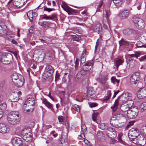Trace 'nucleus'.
<instances>
[{
  "label": "nucleus",
  "instance_id": "f257e3e1",
  "mask_svg": "<svg viewBox=\"0 0 146 146\" xmlns=\"http://www.w3.org/2000/svg\"><path fill=\"white\" fill-rule=\"evenodd\" d=\"M7 120L9 123L12 125H15L20 121L19 115L17 112L12 111L9 114Z\"/></svg>",
  "mask_w": 146,
  "mask_h": 146
},
{
  "label": "nucleus",
  "instance_id": "f03ea898",
  "mask_svg": "<svg viewBox=\"0 0 146 146\" xmlns=\"http://www.w3.org/2000/svg\"><path fill=\"white\" fill-rule=\"evenodd\" d=\"M129 97V94L128 93H125L123 94L121 96L118 97V99L115 100L113 106L111 107V108L112 111H115L117 110V106L119 105L118 100L119 98L121 99L123 103L127 101Z\"/></svg>",
  "mask_w": 146,
  "mask_h": 146
},
{
  "label": "nucleus",
  "instance_id": "7ed1b4c3",
  "mask_svg": "<svg viewBox=\"0 0 146 146\" xmlns=\"http://www.w3.org/2000/svg\"><path fill=\"white\" fill-rule=\"evenodd\" d=\"M139 110L137 108H131L127 113V117L130 119H133L138 114Z\"/></svg>",
  "mask_w": 146,
  "mask_h": 146
},
{
  "label": "nucleus",
  "instance_id": "20e7f679",
  "mask_svg": "<svg viewBox=\"0 0 146 146\" xmlns=\"http://www.w3.org/2000/svg\"><path fill=\"white\" fill-rule=\"evenodd\" d=\"M133 139V143L135 144L143 146L146 143V139L142 135H140L137 138L135 137Z\"/></svg>",
  "mask_w": 146,
  "mask_h": 146
},
{
  "label": "nucleus",
  "instance_id": "39448f33",
  "mask_svg": "<svg viewBox=\"0 0 146 146\" xmlns=\"http://www.w3.org/2000/svg\"><path fill=\"white\" fill-rule=\"evenodd\" d=\"M18 131L19 132H21V134L23 136V139L26 141H29L31 139V138L32 136V134L31 132L29 131L28 132L26 130H23L22 131L19 130H18Z\"/></svg>",
  "mask_w": 146,
  "mask_h": 146
},
{
  "label": "nucleus",
  "instance_id": "423d86ee",
  "mask_svg": "<svg viewBox=\"0 0 146 146\" xmlns=\"http://www.w3.org/2000/svg\"><path fill=\"white\" fill-rule=\"evenodd\" d=\"M12 59V55L10 53L7 54L5 56H3L1 58V62L4 64H10Z\"/></svg>",
  "mask_w": 146,
  "mask_h": 146
},
{
  "label": "nucleus",
  "instance_id": "0eeeda50",
  "mask_svg": "<svg viewBox=\"0 0 146 146\" xmlns=\"http://www.w3.org/2000/svg\"><path fill=\"white\" fill-rule=\"evenodd\" d=\"M13 146H22L23 141L21 138L15 137L11 140Z\"/></svg>",
  "mask_w": 146,
  "mask_h": 146
},
{
  "label": "nucleus",
  "instance_id": "6e6552de",
  "mask_svg": "<svg viewBox=\"0 0 146 146\" xmlns=\"http://www.w3.org/2000/svg\"><path fill=\"white\" fill-rule=\"evenodd\" d=\"M139 130L137 128H132L129 131L128 135L129 137H133L137 138L139 136Z\"/></svg>",
  "mask_w": 146,
  "mask_h": 146
},
{
  "label": "nucleus",
  "instance_id": "1a4fd4ad",
  "mask_svg": "<svg viewBox=\"0 0 146 146\" xmlns=\"http://www.w3.org/2000/svg\"><path fill=\"white\" fill-rule=\"evenodd\" d=\"M129 11L127 10H123L120 11L119 16L121 19H124L128 17L129 15Z\"/></svg>",
  "mask_w": 146,
  "mask_h": 146
},
{
  "label": "nucleus",
  "instance_id": "9d476101",
  "mask_svg": "<svg viewBox=\"0 0 146 146\" xmlns=\"http://www.w3.org/2000/svg\"><path fill=\"white\" fill-rule=\"evenodd\" d=\"M9 131V127L5 124L0 123V133L3 134L7 133Z\"/></svg>",
  "mask_w": 146,
  "mask_h": 146
},
{
  "label": "nucleus",
  "instance_id": "9b49d317",
  "mask_svg": "<svg viewBox=\"0 0 146 146\" xmlns=\"http://www.w3.org/2000/svg\"><path fill=\"white\" fill-rule=\"evenodd\" d=\"M139 74H133L130 80L132 84H136V81H139Z\"/></svg>",
  "mask_w": 146,
  "mask_h": 146
},
{
  "label": "nucleus",
  "instance_id": "f8f14e48",
  "mask_svg": "<svg viewBox=\"0 0 146 146\" xmlns=\"http://www.w3.org/2000/svg\"><path fill=\"white\" fill-rule=\"evenodd\" d=\"M18 79L14 82V84L17 87H21L23 85L24 82V78L22 76L19 78Z\"/></svg>",
  "mask_w": 146,
  "mask_h": 146
},
{
  "label": "nucleus",
  "instance_id": "ddd939ff",
  "mask_svg": "<svg viewBox=\"0 0 146 146\" xmlns=\"http://www.w3.org/2000/svg\"><path fill=\"white\" fill-rule=\"evenodd\" d=\"M137 96L140 98H143L146 97V89L145 88H140L138 90Z\"/></svg>",
  "mask_w": 146,
  "mask_h": 146
},
{
  "label": "nucleus",
  "instance_id": "4468645a",
  "mask_svg": "<svg viewBox=\"0 0 146 146\" xmlns=\"http://www.w3.org/2000/svg\"><path fill=\"white\" fill-rule=\"evenodd\" d=\"M93 61L91 60L86 63L83 67V69L85 71L90 70L92 68Z\"/></svg>",
  "mask_w": 146,
  "mask_h": 146
},
{
  "label": "nucleus",
  "instance_id": "2eb2a0df",
  "mask_svg": "<svg viewBox=\"0 0 146 146\" xmlns=\"http://www.w3.org/2000/svg\"><path fill=\"white\" fill-rule=\"evenodd\" d=\"M122 134L121 133H119L118 134V137H117L118 141L115 139H112L110 142V143L111 144H113L115 143H117L118 142L121 144H124V142L123 140H122L121 137Z\"/></svg>",
  "mask_w": 146,
  "mask_h": 146
},
{
  "label": "nucleus",
  "instance_id": "dca6fc26",
  "mask_svg": "<svg viewBox=\"0 0 146 146\" xmlns=\"http://www.w3.org/2000/svg\"><path fill=\"white\" fill-rule=\"evenodd\" d=\"M25 102L26 104H28V107L32 106L33 108L35 103V101L33 98H29L25 101Z\"/></svg>",
  "mask_w": 146,
  "mask_h": 146
},
{
  "label": "nucleus",
  "instance_id": "f3484780",
  "mask_svg": "<svg viewBox=\"0 0 146 146\" xmlns=\"http://www.w3.org/2000/svg\"><path fill=\"white\" fill-rule=\"evenodd\" d=\"M136 31L133 29H126L123 31V33L126 35H129L132 34H134L136 33Z\"/></svg>",
  "mask_w": 146,
  "mask_h": 146
},
{
  "label": "nucleus",
  "instance_id": "a211bd4d",
  "mask_svg": "<svg viewBox=\"0 0 146 146\" xmlns=\"http://www.w3.org/2000/svg\"><path fill=\"white\" fill-rule=\"evenodd\" d=\"M140 20L139 22L135 24V26L137 28L143 29L144 28L145 25L144 21L142 19H140Z\"/></svg>",
  "mask_w": 146,
  "mask_h": 146
},
{
  "label": "nucleus",
  "instance_id": "6ab92c4d",
  "mask_svg": "<svg viewBox=\"0 0 146 146\" xmlns=\"http://www.w3.org/2000/svg\"><path fill=\"white\" fill-rule=\"evenodd\" d=\"M42 102L49 109H50L52 111L54 110L52 104L48 101L46 99L44 98L42 100Z\"/></svg>",
  "mask_w": 146,
  "mask_h": 146
},
{
  "label": "nucleus",
  "instance_id": "aec40b11",
  "mask_svg": "<svg viewBox=\"0 0 146 146\" xmlns=\"http://www.w3.org/2000/svg\"><path fill=\"white\" fill-rule=\"evenodd\" d=\"M127 67H129L130 68L133 67L135 65V61L133 60V59L131 58H129L127 60Z\"/></svg>",
  "mask_w": 146,
  "mask_h": 146
},
{
  "label": "nucleus",
  "instance_id": "412c9836",
  "mask_svg": "<svg viewBox=\"0 0 146 146\" xmlns=\"http://www.w3.org/2000/svg\"><path fill=\"white\" fill-rule=\"evenodd\" d=\"M100 25L97 24L96 25H92L91 26V29L94 31L99 33L100 29Z\"/></svg>",
  "mask_w": 146,
  "mask_h": 146
},
{
  "label": "nucleus",
  "instance_id": "4be33fe9",
  "mask_svg": "<svg viewBox=\"0 0 146 146\" xmlns=\"http://www.w3.org/2000/svg\"><path fill=\"white\" fill-rule=\"evenodd\" d=\"M28 104H26L25 102L23 106V108L25 113L31 111L33 109V108H32L31 107L30 108V107H28Z\"/></svg>",
  "mask_w": 146,
  "mask_h": 146
},
{
  "label": "nucleus",
  "instance_id": "5701e85b",
  "mask_svg": "<svg viewBox=\"0 0 146 146\" xmlns=\"http://www.w3.org/2000/svg\"><path fill=\"white\" fill-rule=\"evenodd\" d=\"M54 71L53 68L51 65L46 66L45 68V72L47 73H53Z\"/></svg>",
  "mask_w": 146,
  "mask_h": 146
},
{
  "label": "nucleus",
  "instance_id": "b1692460",
  "mask_svg": "<svg viewBox=\"0 0 146 146\" xmlns=\"http://www.w3.org/2000/svg\"><path fill=\"white\" fill-rule=\"evenodd\" d=\"M108 80L107 76L106 75L102 76L101 78H99L98 82L102 84H106V81Z\"/></svg>",
  "mask_w": 146,
  "mask_h": 146
},
{
  "label": "nucleus",
  "instance_id": "393cba45",
  "mask_svg": "<svg viewBox=\"0 0 146 146\" xmlns=\"http://www.w3.org/2000/svg\"><path fill=\"white\" fill-rule=\"evenodd\" d=\"M120 109L125 114H126L127 112L128 111V110H129L130 109L128 108L125 104H123L121 105Z\"/></svg>",
  "mask_w": 146,
  "mask_h": 146
},
{
  "label": "nucleus",
  "instance_id": "a878e982",
  "mask_svg": "<svg viewBox=\"0 0 146 146\" xmlns=\"http://www.w3.org/2000/svg\"><path fill=\"white\" fill-rule=\"evenodd\" d=\"M22 76L20 74H13L11 76L13 82H14L16 80H18L19 78Z\"/></svg>",
  "mask_w": 146,
  "mask_h": 146
},
{
  "label": "nucleus",
  "instance_id": "bb28decb",
  "mask_svg": "<svg viewBox=\"0 0 146 146\" xmlns=\"http://www.w3.org/2000/svg\"><path fill=\"white\" fill-rule=\"evenodd\" d=\"M106 134L108 137L111 138H114L116 137L117 134L115 131L107 132Z\"/></svg>",
  "mask_w": 146,
  "mask_h": 146
},
{
  "label": "nucleus",
  "instance_id": "cd10ccee",
  "mask_svg": "<svg viewBox=\"0 0 146 146\" xmlns=\"http://www.w3.org/2000/svg\"><path fill=\"white\" fill-rule=\"evenodd\" d=\"M81 131L82 133L80 135L83 138V139L85 137L84 135V133L86 132L87 130L86 127V125L84 124H82L81 126Z\"/></svg>",
  "mask_w": 146,
  "mask_h": 146
},
{
  "label": "nucleus",
  "instance_id": "c85d7f7f",
  "mask_svg": "<svg viewBox=\"0 0 146 146\" xmlns=\"http://www.w3.org/2000/svg\"><path fill=\"white\" fill-rule=\"evenodd\" d=\"M95 91L91 88H88L87 90V95L88 97H90L91 96L94 95Z\"/></svg>",
  "mask_w": 146,
  "mask_h": 146
},
{
  "label": "nucleus",
  "instance_id": "c756f323",
  "mask_svg": "<svg viewBox=\"0 0 146 146\" xmlns=\"http://www.w3.org/2000/svg\"><path fill=\"white\" fill-rule=\"evenodd\" d=\"M127 106L129 109L131 108V107L133 106L134 102L132 100H129L126 101L125 102H123Z\"/></svg>",
  "mask_w": 146,
  "mask_h": 146
},
{
  "label": "nucleus",
  "instance_id": "7c9ffc66",
  "mask_svg": "<svg viewBox=\"0 0 146 146\" xmlns=\"http://www.w3.org/2000/svg\"><path fill=\"white\" fill-rule=\"evenodd\" d=\"M140 19H142L139 15H135L132 18V20L134 23V25L139 22Z\"/></svg>",
  "mask_w": 146,
  "mask_h": 146
},
{
  "label": "nucleus",
  "instance_id": "2f4dec72",
  "mask_svg": "<svg viewBox=\"0 0 146 146\" xmlns=\"http://www.w3.org/2000/svg\"><path fill=\"white\" fill-rule=\"evenodd\" d=\"M11 98H12L11 101L13 102H17L19 100L18 94L17 93H14L13 95L11 96Z\"/></svg>",
  "mask_w": 146,
  "mask_h": 146
},
{
  "label": "nucleus",
  "instance_id": "473e14b6",
  "mask_svg": "<svg viewBox=\"0 0 146 146\" xmlns=\"http://www.w3.org/2000/svg\"><path fill=\"white\" fill-rule=\"evenodd\" d=\"M119 43L120 46H121L122 45H123L125 46H128L129 45V42L125 41L122 38H121L120 40L119 41Z\"/></svg>",
  "mask_w": 146,
  "mask_h": 146
},
{
  "label": "nucleus",
  "instance_id": "72a5a7b5",
  "mask_svg": "<svg viewBox=\"0 0 146 146\" xmlns=\"http://www.w3.org/2000/svg\"><path fill=\"white\" fill-rule=\"evenodd\" d=\"M115 5L117 7H120L122 3L121 0H112Z\"/></svg>",
  "mask_w": 146,
  "mask_h": 146
},
{
  "label": "nucleus",
  "instance_id": "f704fd0d",
  "mask_svg": "<svg viewBox=\"0 0 146 146\" xmlns=\"http://www.w3.org/2000/svg\"><path fill=\"white\" fill-rule=\"evenodd\" d=\"M141 53L139 51L135 52L133 54H128V55L130 56V57H135L137 58L141 55Z\"/></svg>",
  "mask_w": 146,
  "mask_h": 146
},
{
  "label": "nucleus",
  "instance_id": "c9c22d12",
  "mask_svg": "<svg viewBox=\"0 0 146 146\" xmlns=\"http://www.w3.org/2000/svg\"><path fill=\"white\" fill-rule=\"evenodd\" d=\"M27 15L28 17L31 21H32L33 20V12L32 11H28Z\"/></svg>",
  "mask_w": 146,
  "mask_h": 146
},
{
  "label": "nucleus",
  "instance_id": "e433bc0d",
  "mask_svg": "<svg viewBox=\"0 0 146 146\" xmlns=\"http://www.w3.org/2000/svg\"><path fill=\"white\" fill-rule=\"evenodd\" d=\"M123 62V61L121 59H118L115 62V65L117 69L119 66L121 65Z\"/></svg>",
  "mask_w": 146,
  "mask_h": 146
},
{
  "label": "nucleus",
  "instance_id": "4c0bfd02",
  "mask_svg": "<svg viewBox=\"0 0 146 146\" xmlns=\"http://www.w3.org/2000/svg\"><path fill=\"white\" fill-rule=\"evenodd\" d=\"M140 110L141 111L146 110V102H143L140 105Z\"/></svg>",
  "mask_w": 146,
  "mask_h": 146
},
{
  "label": "nucleus",
  "instance_id": "58836bf2",
  "mask_svg": "<svg viewBox=\"0 0 146 146\" xmlns=\"http://www.w3.org/2000/svg\"><path fill=\"white\" fill-rule=\"evenodd\" d=\"M99 114L98 112H94L92 114V120L94 122H96L97 120V116Z\"/></svg>",
  "mask_w": 146,
  "mask_h": 146
},
{
  "label": "nucleus",
  "instance_id": "ea45409f",
  "mask_svg": "<svg viewBox=\"0 0 146 146\" xmlns=\"http://www.w3.org/2000/svg\"><path fill=\"white\" fill-rule=\"evenodd\" d=\"M19 0H15L13 2V5L15 6L18 7H22L20 1Z\"/></svg>",
  "mask_w": 146,
  "mask_h": 146
},
{
  "label": "nucleus",
  "instance_id": "a19ab883",
  "mask_svg": "<svg viewBox=\"0 0 146 146\" xmlns=\"http://www.w3.org/2000/svg\"><path fill=\"white\" fill-rule=\"evenodd\" d=\"M71 36L73 40L75 41H78L81 38L80 36L78 35H72Z\"/></svg>",
  "mask_w": 146,
  "mask_h": 146
},
{
  "label": "nucleus",
  "instance_id": "79ce46f5",
  "mask_svg": "<svg viewBox=\"0 0 146 146\" xmlns=\"http://www.w3.org/2000/svg\"><path fill=\"white\" fill-rule=\"evenodd\" d=\"M81 13L84 16L86 17L83 18V20L84 21H86V20L88 19L89 15L88 13L86 11H83L81 12Z\"/></svg>",
  "mask_w": 146,
  "mask_h": 146
},
{
  "label": "nucleus",
  "instance_id": "37998d69",
  "mask_svg": "<svg viewBox=\"0 0 146 146\" xmlns=\"http://www.w3.org/2000/svg\"><path fill=\"white\" fill-rule=\"evenodd\" d=\"M136 46L137 47L139 48L142 47H146V45L142 44V43L141 41L137 42L136 44Z\"/></svg>",
  "mask_w": 146,
  "mask_h": 146
},
{
  "label": "nucleus",
  "instance_id": "c03bdc74",
  "mask_svg": "<svg viewBox=\"0 0 146 146\" xmlns=\"http://www.w3.org/2000/svg\"><path fill=\"white\" fill-rule=\"evenodd\" d=\"M49 23V22H48L45 21L41 23L39 25L42 27L45 28L48 27Z\"/></svg>",
  "mask_w": 146,
  "mask_h": 146
},
{
  "label": "nucleus",
  "instance_id": "a18cd8bd",
  "mask_svg": "<svg viewBox=\"0 0 146 146\" xmlns=\"http://www.w3.org/2000/svg\"><path fill=\"white\" fill-rule=\"evenodd\" d=\"M64 10L67 12L68 13L71 12L72 11V9L70 8L68 6H66V7H64Z\"/></svg>",
  "mask_w": 146,
  "mask_h": 146
},
{
  "label": "nucleus",
  "instance_id": "49530a36",
  "mask_svg": "<svg viewBox=\"0 0 146 146\" xmlns=\"http://www.w3.org/2000/svg\"><path fill=\"white\" fill-rule=\"evenodd\" d=\"M117 119H118L115 115L113 116L111 118L110 122H113L115 121V122H117V123H118V121Z\"/></svg>",
  "mask_w": 146,
  "mask_h": 146
},
{
  "label": "nucleus",
  "instance_id": "de8ad7c7",
  "mask_svg": "<svg viewBox=\"0 0 146 146\" xmlns=\"http://www.w3.org/2000/svg\"><path fill=\"white\" fill-rule=\"evenodd\" d=\"M115 115L118 119L120 118L121 119H124L126 120L125 117L123 116L122 114H116Z\"/></svg>",
  "mask_w": 146,
  "mask_h": 146
},
{
  "label": "nucleus",
  "instance_id": "09e8293b",
  "mask_svg": "<svg viewBox=\"0 0 146 146\" xmlns=\"http://www.w3.org/2000/svg\"><path fill=\"white\" fill-rule=\"evenodd\" d=\"M108 126L104 123H102L100 125V128L104 130H106L107 129Z\"/></svg>",
  "mask_w": 146,
  "mask_h": 146
},
{
  "label": "nucleus",
  "instance_id": "8fccbe9b",
  "mask_svg": "<svg viewBox=\"0 0 146 146\" xmlns=\"http://www.w3.org/2000/svg\"><path fill=\"white\" fill-rule=\"evenodd\" d=\"M6 107V104L5 103H3L0 105V110L2 111L5 109Z\"/></svg>",
  "mask_w": 146,
  "mask_h": 146
},
{
  "label": "nucleus",
  "instance_id": "3c124183",
  "mask_svg": "<svg viewBox=\"0 0 146 146\" xmlns=\"http://www.w3.org/2000/svg\"><path fill=\"white\" fill-rule=\"evenodd\" d=\"M50 20H53L56 21L57 20L56 15L55 13H54L50 16Z\"/></svg>",
  "mask_w": 146,
  "mask_h": 146
},
{
  "label": "nucleus",
  "instance_id": "603ef678",
  "mask_svg": "<svg viewBox=\"0 0 146 146\" xmlns=\"http://www.w3.org/2000/svg\"><path fill=\"white\" fill-rule=\"evenodd\" d=\"M117 123L115 121L113 122H110V124L112 126L116 128L119 127V126H118V125L117 124Z\"/></svg>",
  "mask_w": 146,
  "mask_h": 146
},
{
  "label": "nucleus",
  "instance_id": "864d4df0",
  "mask_svg": "<svg viewBox=\"0 0 146 146\" xmlns=\"http://www.w3.org/2000/svg\"><path fill=\"white\" fill-rule=\"evenodd\" d=\"M84 53L82 54V56L81 59V62L82 63H84L86 61V59L85 55H84Z\"/></svg>",
  "mask_w": 146,
  "mask_h": 146
},
{
  "label": "nucleus",
  "instance_id": "5fc2aeb1",
  "mask_svg": "<svg viewBox=\"0 0 146 146\" xmlns=\"http://www.w3.org/2000/svg\"><path fill=\"white\" fill-rule=\"evenodd\" d=\"M73 108L77 112H80V108L78 105L75 104L74 106H73Z\"/></svg>",
  "mask_w": 146,
  "mask_h": 146
},
{
  "label": "nucleus",
  "instance_id": "6e6d98bb",
  "mask_svg": "<svg viewBox=\"0 0 146 146\" xmlns=\"http://www.w3.org/2000/svg\"><path fill=\"white\" fill-rule=\"evenodd\" d=\"M139 60L141 62L146 61V54L142 56L139 58Z\"/></svg>",
  "mask_w": 146,
  "mask_h": 146
},
{
  "label": "nucleus",
  "instance_id": "4d7b16f0",
  "mask_svg": "<svg viewBox=\"0 0 146 146\" xmlns=\"http://www.w3.org/2000/svg\"><path fill=\"white\" fill-rule=\"evenodd\" d=\"M111 82L113 83H115V82H117V83H118L119 81L117 80L115 77L113 76L111 78Z\"/></svg>",
  "mask_w": 146,
  "mask_h": 146
},
{
  "label": "nucleus",
  "instance_id": "13d9d810",
  "mask_svg": "<svg viewBox=\"0 0 146 146\" xmlns=\"http://www.w3.org/2000/svg\"><path fill=\"white\" fill-rule=\"evenodd\" d=\"M79 60L78 59H76L75 61V69L77 70V68L78 66L79 65Z\"/></svg>",
  "mask_w": 146,
  "mask_h": 146
},
{
  "label": "nucleus",
  "instance_id": "bf43d9fd",
  "mask_svg": "<svg viewBox=\"0 0 146 146\" xmlns=\"http://www.w3.org/2000/svg\"><path fill=\"white\" fill-rule=\"evenodd\" d=\"M50 135H52L54 137H56L58 135V134L56 132L54 131H53L51 132L50 133Z\"/></svg>",
  "mask_w": 146,
  "mask_h": 146
},
{
  "label": "nucleus",
  "instance_id": "052dcab7",
  "mask_svg": "<svg viewBox=\"0 0 146 146\" xmlns=\"http://www.w3.org/2000/svg\"><path fill=\"white\" fill-rule=\"evenodd\" d=\"M3 24V23L0 21V34H3V27L2 26Z\"/></svg>",
  "mask_w": 146,
  "mask_h": 146
},
{
  "label": "nucleus",
  "instance_id": "680f3d73",
  "mask_svg": "<svg viewBox=\"0 0 146 146\" xmlns=\"http://www.w3.org/2000/svg\"><path fill=\"white\" fill-rule=\"evenodd\" d=\"M44 10L45 11H48V12H50L51 11L54 10L53 8H50L47 7H44Z\"/></svg>",
  "mask_w": 146,
  "mask_h": 146
},
{
  "label": "nucleus",
  "instance_id": "e2e57ef3",
  "mask_svg": "<svg viewBox=\"0 0 146 146\" xmlns=\"http://www.w3.org/2000/svg\"><path fill=\"white\" fill-rule=\"evenodd\" d=\"M43 18L44 19L46 20H50V16H47L45 14L42 15Z\"/></svg>",
  "mask_w": 146,
  "mask_h": 146
},
{
  "label": "nucleus",
  "instance_id": "0e129e2a",
  "mask_svg": "<svg viewBox=\"0 0 146 146\" xmlns=\"http://www.w3.org/2000/svg\"><path fill=\"white\" fill-rule=\"evenodd\" d=\"M22 6L25 4L27 2V0H19Z\"/></svg>",
  "mask_w": 146,
  "mask_h": 146
},
{
  "label": "nucleus",
  "instance_id": "69168bd1",
  "mask_svg": "<svg viewBox=\"0 0 146 146\" xmlns=\"http://www.w3.org/2000/svg\"><path fill=\"white\" fill-rule=\"evenodd\" d=\"M22 6L25 4L27 2V0H19Z\"/></svg>",
  "mask_w": 146,
  "mask_h": 146
},
{
  "label": "nucleus",
  "instance_id": "338daca9",
  "mask_svg": "<svg viewBox=\"0 0 146 146\" xmlns=\"http://www.w3.org/2000/svg\"><path fill=\"white\" fill-rule=\"evenodd\" d=\"M58 119L59 121L62 122L64 121V119L63 117L62 116H59L58 117Z\"/></svg>",
  "mask_w": 146,
  "mask_h": 146
},
{
  "label": "nucleus",
  "instance_id": "774afa93",
  "mask_svg": "<svg viewBox=\"0 0 146 146\" xmlns=\"http://www.w3.org/2000/svg\"><path fill=\"white\" fill-rule=\"evenodd\" d=\"M6 70L5 68L3 66H0V72H4Z\"/></svg>",
  "mask_w": 146,
  "mask_h": 146
}]
</instances>
